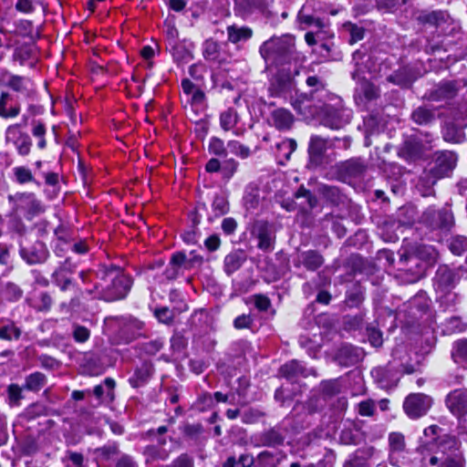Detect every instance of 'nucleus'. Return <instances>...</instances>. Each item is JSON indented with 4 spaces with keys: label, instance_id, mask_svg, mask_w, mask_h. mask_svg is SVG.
<instances>
[{
    "label": "nucleus",
    "instance_id": "f257e3e1",
    "mask_svg": "<svg viewBox=\"0 0 467 467\" xmlns=\"http://www.w3.org/2000/svg\"><path fill=\"white\" fill-rule=\"evenodd\" d=\"M306 84L310 88L309 92L296 94L295 99H292V107L299 115L310 118L317 114L322 103L331 100L338 102V97L327 89L322 78L308 76Z\"/></svg>",
    "mask_w": 467,
    "mask_h": 467
},
{
    "label": "nucleus",
    "instance_id": "f03ea898",
    "mask_svg": "<svg viewBox=\"0 0 467 467\" xmlns=\"http://www.w3.org/2000/svg\"><path fill=\"white\" fill-rule=\"evenodd\" d=\"M96 278L103 283L100 293L95 288V294L101 296V300L113 302L121 300L129 294L133 280L126 275L123 269L116 265H100L96 271Z\"/></svg>",
    "mask_w": 467,
    "mask_h": 467
},
{
    "label": "nucleus",
    "instance_id": "7ed1b4c3",
    "mask_svg": "<svg viewBox=\"0 0 467 467\" xmlns=\"http://www.w3.org/2000/svg\"><path fill=\"white\" fill-rule=\"evenodd\" d=\"M263 59L270 65L285 67L298 59L296 49V38L293 35L285 34L272 36L263 42L259 47Z\"/></svg>",
    "mask_w": 467,
    "mask_h": 467
},
{
    "label": "nucleus",
    "instance_id": "20e7f679",
    "mask_svg": "<svg viewBox=\"0 0 467 467\" xmlns=\"http://www.w3.org/2000/svg\"><path fill=\"white\" fill-rule=\"evenodd\" d=\"M419 223L426 228L429 240L441 242L455 225L451 204L446 202L441 209L429 206L422 212Z\"/></svg>",
    "mask_w": 467,
    "mask_h": 467
},
{
    "label": "nucleus",
    "instance_id": "39448f33",
    "mask_svg": "<svg viewBox=\"0 0 467 467\" xmlns=\"http://www.w3.org/2000/svg\"><path fill=\"white\" fill-rule=\"evenodd\" d=\"M322 104L323 106H320L317 114L312 117L317 118L321 125L331 130H340L350 122L352 112L344 108L339 97L338 102L331 100Z\"/></svg>",
    "mask_w": 467,
    "mask_h": 467
},
{
    "label": "nucleus",
    "instance_id": "423d86ee",
    "mask_svg": "<svg viewBox=\"0 0 467 467\" xmlns=\"http://www.w3.org/2000/svg\"><path fill=\"white\" fill-rule=\"evenodd\" d=\"M112 320L116 326L114 340L118 344H130L140 337H145V323L139 318L126 315L113 317Z\"/></svg>",
    "mask_w": 467,
    "mask_h": 467
},
{
    "label": "nucleus",
    "instance_id": "0eeeda50",
    "mask_svg": "<svg viewBox=\"0 0 467 467\" xmlns=\"http://www.w3.org/2000/svg\"><path fill=\"white\" fill-rule=\"evenodd\" d=\"M268 92L273 98L289 99L292 105V99H295L298 93L290 67H282L276 72L270 80Z\"/></svg>",
    "mask_w": 467,
    "mask_h": 467
},
{
    "label": "nucleus",
    "instance_id": "6e6552de",
    "mask_svg": "<svg viewBox=\"0 0 467 467\" xmlns=\"http://www.w3.org/2000/svg\"><path fill=\"white\" fill-rule=\"evenodd\" d=\"M402 352L401 348L392 351V360L384 367L372 368L370 374L374 381L380 389H389L395 388L400 379V366L397 365V355Z\"/></svg>",
    "mask_w": 467,
    "mask_h": 467
},
{
    "label": "nucleus",
    "instance_id": "1a4fd4ad",
    "mask_svg": "<svg viewBox=\"0 0 467 467\" xmlns=\"http://www.w3.org/2000/svg\"><path fill=\"white\" fill-rule=\"evenodd\" d=\"M8 201L13 204L14 212L22 213L27 220L45 212V205L32 192H18L9 195Z\"/></svg>",
    "mask_w": 467,
    "mask_h": 467
},
{
    "label": "nucleus",
    "instance_id": "9d476101",
    "mask_svg": "<svg viewBox=\"0 0 467 467\" xmlns=\"http://www.w3.org/2000/svg\"><path fill=\"white\" fill-rule=\"evenodd\" d=\"M19 254L28 265L44 264L49 257V251L45 243L36 240L30 243L28 239L19 240Z\"/></svg>",
    "mask_w": 467,
    "mask_h": 467
},
{
    "label": "nucleus",
    "instance_id": "9b49d317",
    "mask_svg": "<svg viewBox=\"0 0 467 467\" xmlns=\"http://www.w3.org/2000/svg\"><path fill=\"white\" fill-rule=\"evenodd\" d=\"M433 404L431 396L423 393H410L403 402V410L411 420H417L425 416Z\"/></svg>",
    "mask_w": 467,
    "mask_h": 467
},
{
    "label": "nucleus",
    "instance_id": "f8f14e48",
    "mask_svg": "<svg viewBox=\"0 0 467 467\" xmlns=\"http://www.w3.org/2000/svg\"><path fill=\"white\" fill-rule=\"evenodd\" d=\"M5 142L12 143L20 156H27L32 147L30 136L21 130V124L9 125L5 133Z\"/></svg>",
    "mask_w": 467,
    "mask_h": 467
},
{
    "label": "nucleus",
    "instance_id": "ddd939ff",
    "mask_svg": "<svg viewBox=\"0 0 467 467\" xmlns=\"http://www.w3.org/2000/svg\"><path fill=\"white\" fill-rule=\"evenodd\" d=\"M335 141H340L338 138L333 140L325 139L318 135H312L308 143L309 161L312 165L320 166L323 164L324 155L327 148L335 146Z\"/></svg>",
    "mask_w": 467,
    "mask_h": 467
},
{
    "label": "nucleus",
    "instance_id": "4468645a",
    "mask_svg": "<svg viewBox=\"0 0 467 467\" xmlns=\"http://www.w3.org/2000/svg\"><path fill=\"white\" fill-rule=\"evenodd\" d=\"M445 405L458 420L467 415V389L459 388L450 391L445 397Z\"/></svg>",
    "mask_w": 467,
    "mask_h": 467
},
{
    "label": "nucleus",
    "instance_id": "2eb2a0df",
    "mask_svg": "<svg viewBox=\"0 0 467 467\" xmlns=\"http://www.w3.org/2000/svg\"><path fill=\"white\" fill-rule=\"evenodd\" d=\"M279 374L292 383L310 375L317 376L315 368H306L304 363L297 359H292L282 365L279 368Z\"/></svg>",
    "mask_w": 467,
    "mask_h": 467
},
{
    "label": "nucleus",
    "instance_id": "dca6fc26",
    "mask_svg": "<svg viewBox=\"0 0 467 467\" xmlns=\"http://www.w3.org/2000/svg\"><path fill=\"white\" fill-rule=\"evenodd\" d=\"M253 234L258 240L257 247L265 252L274 249L275 233L272 224L265 221H258L254 223Z\"/></svg>",
    "mask_w": 467,
    "mask_h": 467
},
{
    "label": "nucleus",
    "instance_id": "f3484780",
    "mask_svg": "<svg viewBox=\"0 0 467 467\" xmlns=\"http://www.w3.org/2000/svg\"><path fill=\"white\" fill-rule=\"evenodd\" d=\"M457 155L449 150L438 151L435 153L433 166L431 170L440 178L447 177L455 168Z\"/></svg>",
    "mask_w": 467,
    "mask_h": 467
},
{
    "label": "nucleus",
    "instance_id": "a211bd4d",
    "mask_svg": "<svg viewBox=\"0 0 467 467\" xmlns=\"http://www.w3.org/2000/svg\"><path fill=\"white\" fill-rule=\"evenodd\" d=\"M325 263L323 255L317 250H306L297 253L293 259L296 268H305L309 272H316Z\"/></svg>",
    "mask_w": 467,
    "mask_h": 467
},
{
    "label": "nucleus",
    "instance_id": "6ab92c4d",
    "mask_svg": "<svg viewBox=\"0 0 467 467\" xmlns=\"http://www.w3.org/2000/svg\"><path fill=\"white\" fill-rule=\"evenodd\" d=\"M188 270H191L188 256L184 252L179 251L171 254L169 264L163 271V275L167 280H174Z\"/></svg>",
    "mask_w": 467,
    "mask_h": 467
},
{
    "label": "nucleus",
    "instance_id": "aec40b11",
    "mask_svg": "<svg viewBox=\"0 0 467 467\" xmlns=\"http://www.w3.org/2000/svg\"><path fill=\"white\" fill-rule=\"evenodd\" d=\"M266 122L278 131H288L294 126L295 117L289 109L277 108L269 113Z\"/></svg>",
    "mask_w": 467,
    "mask_h": 467
},
{
    "label": "nucleus",
    "instance_id": "412c9836",
    "mask_svg": "<svg viewBox=\"0 0 467 467\" xmlns=\"http://www.w3.org/2000/svg\"><path fill=\"white\" fill-rule=\"evenodd\" d=\"M155 372L154 364L150 360H144L134 368L133 373L129 378V384L133 389H139L147 385Z\"/></svg>",
    "mask_w": 467,
    "mask_h": 467
},
{
    "label": "nucleus",
    "instance_id": "4be33fe9",
    "mask_svg": "<svg viewBox=\"0 0 467 467\" xmlns=\"http://www.w3.org/2000/svg\"><path fill=\"white\" fill-rule=\"evenodd\" d=\"M459 87L456 81L443 80L438 85L429 89L425 97L429 100L441 101L443 99H452L457 95Z\"/></svg>",
    "mask_w": 467,
    "mask_h": 467
},
{
    "label": "nucleus",
    "instance_id": "5701e85b",
    "mask_svg": "<svg viewBox=\"0 0 467 467\" xmlns=\"http://www.w3.org/2000/svg\"><path fill=\"white\" fill-rule=\"evenodd\" d=\"M457 280V274L453 269L447 265H441L438 267L433 278V285L436 290L446 292L454 287Z\"/></svg>",
    "mask_w": 467,
    "mask_h": 467
},
{
    "label": "nucleus",
    "instance_id": "b1692460",
    "mask_svg": "<svg viewBox=\"0 0 467 467\" xmlns=\"http://www.w3.org/2000/svg\"><path fill=\"white\" fill-rule=\"evenodd\" d=\"M425 147L416 136L407 137L399 150V155L407 161H415L424 154Z\"/></svg>",
    "mask_w": 467,
    "mask_h": 467
},
{
    "label": "nucleus",
    "instance_id": "393cba45",
    "mask_svg": "<svg viewBox=\"0 0 467 467\" xmlns=\"http://www.w3.org/2000/svg\"><path fill=\"white\" fill-rule=\"evenodd\" d=\"M364 357L363 350L352 345L342 346L337 355L336 361L341 367L348 368L358 364Z\"/></svg>",
    "mask_w": 467,
    "mask_h": 467
},
{
    "label": "nucleus",
    "instance_id": "a878e982",
    "mask_svg": "<svg viewBox=\"0 0 467 467\" xmlns=\"http://www.w3.org/2000/svg\"><path fill=\"white\" fill-rule=\"evenodd\" d=\"M312 8L309 5H304L297 13V21L302 29L306 27H314L317 29V34L325 32L327 24L325 21L312 14Z\"/></svg>",
    "mask_w": 467,
    "mask_h": 467
},
{
    "label": "nucleus",
    "instance_id": "bb28decb",
    "mask_svg": "<svg viewBox=\"0 0 467 467\" xmlns=\"http://www.w3.org/2000/svg\"><path fill=\"white\" fill-rule=\"evenodd\" d=\"M367 170L365 161L360 158L348 160L339 166V172L344 179H359Z\"/></svg>",
    "mask_w": 467,
    "mask_h": 467
},
{
    "label": "nucleus",
    "instance_id": "cd10ccee",
    "mask_svg": "<svg viewBox=\"0 0 467 467\" xmlns=\"http://www.w3.org/2000/svg\"><path fill=\"white\" fill-rule=\"evenodd\" d=\"M14 61L21 66L28 65L33 67L37 61V48L34 44H24L16 47L13 54Z\"/></svg>",
    "mask_w": 467,
    "mask_h": 467
},
{
    "label": "nucleus",
    "instance_id": "c85d7f7f",
    "mask_svg": "<svg viewBox=\"0 0 467 467\" xmlns=\"http://www.w3.org/2000/svg\"><path fill=\"white\" fill-rule=\"evenodd\" d=\"M116 381L112 378H106L102 383L94 387L92 393L99 400V404H109L115 399L114 389Z\"/></svg>",
    "mask_w": 467,
    "mask_h": 467
},
{
    "label": "nucleus",
    "instance_id": "c756f323",
    "mask_svg": "<svg viewBox=\"0 0 467 467\" xmlns=\"http://www.w3.org/2000/svg\"><path fill=\"white\" fill-rule=\"evenodd\" d=\"M182 89L192 106L202 107L205 103L204 92L188 78L182 80Z\"/></svg>",
    "mask_w": 467,
    "mask_h": 467
},
{
    "label": "nucleus",
    "instance_id": "7c9ffc66",
    "mask_svg": "<svg viewBox=\"0 0 467 467\" xmlns=\"http://www.w3.org/2000/svg\"><path fill=\"white\" fill-rule=\"evenodd\" d=\"M79 278L84 285H87V287L81 291V295H87L91 298L101 299L99 295L93 293L95 288H97L98 292L100 293V290L103 289V283L96 278V272L92 271H81L79 273Z\"/></svg>",
    "mask_w": 467,
    "mask_h": 467
},
{
    "label": "nucleus",
    "instance_id": "2f4dec72",
    "mask_svg": "<svg viewBox=\"0 0 467 467\" xmlns=\"http://www.w3.org/2000/svg\"><path fill=\"white\" fill-rule=\"evenodd\" d=\"M440 178L431 170H424L418 179L417 190L421 196L427 197L434 194V185Z\"/></svg>",
    "mask_w": 467,
    "mask_h": 467
},
{
    "label": "nucleus",
    "instance_id": "473e14b6",
    "mask_svg": "<svg viewBox=\"0 0 467 467\" xmlns=\"http://www.w3.org/2000/svg\"><path fill=\"white\" fill-rule=\"evenodd\" d=\"M466 127L467 123H465L463 127H460L453 122L446 123L441 130L443 140L453 144L464 142L466 140L464 128Z\"/></svg>",
    "mask_w": 467,
    "mask_h": 467
},
{
    "label": "nucleus",
    "instance_id": "72a5a7b5",
    "mask_svg": "<svg viewBox=\"0 0 467 467\" xmlns=\"http://www.w3.org/2000/svg\"><path fill=\"white\" fill-rule=\"evenodd\" d=\"M6 86L26 97H30L34 92L32 80L23 76L10 75Z\"/></svg>",
    "mask_w": 467,
    "mask_h": 467
},
{
    "label": "nucleus",
    "instance_id": "f704fd0d",
    "mask_svg": "<svg viewBox=\"0 0 467 467\" xmlns=\"http://www.w3.org/2000/svg\"><path fill=\"white\" fill-rule=\"evenodd\" d=\"M449 14L442 10L422 11L418 16V21L422 25L439 27L446 23Z\"/></svg>",
    "mask_w": 467,
    "mask_h": 467
},
{
    "label": "nucleus",
    "instance_id": "c9c22d12",
    "mask_svg": "<svg viewBox=\"0 0 467 467\" xmlns=\"http://www.w3.org/2000/svg\"><path fill=\"white\" fill-rule=\"evenodd\" d=\"M285 435L279 427H274L262 432L258 441L263 446L276 447L282 445L285 441Z\"/></svg>",
    "mask_w": 467,
    "mask_h": 467
},
{
    "label": "nucleus",
    "instance_id": "e433bc0d",
    "mask_svg": "<svg viewBox=\"0 0 467 467\" xmlns=\"http://www.w3.org/2000/svg\"><path fill=\"white\" fill-rule=\"evenodd\" d=\"M435 108L433 106H420L411 112V119L418 125H429L435 120Z\"/></svg>",
    "mask_w": 467,
    "mask_h": 467
},
{
    "label": "nucleus",
    "instance_id": "4c0bfd02",
    "mask_svg": "<svg viewBox=\"0 0 467 467\" xmlns=\"http://www.w3.org/2000/svg\"><path fill=\"white\" fill-rule=\"evenodd\" d=\"M296 141L294 139H284L280 142H277L275 144V154L278 162L284 164L285 161H287L291 154L296 150Z\"/></svg>",
    "mask_w": 467,
    "mask_h": 467
},
{
    "label": "nucleus",
    "instance_id": "58836bf2",
    "mask_svg": "<svg viewBox=\"0 0 467 467\" xmlns=\"http://www.w3.org/2000/svg\"><path fill=\"white\" fill-rule=\"evenodd\" d=\"M372 455V449H359L349 455L343 467H369L368 460Z\"/></svg>",
    "mask_w": 467,
    "mask_h": 467
},
{
    "label": "nucleus",
    "instance_id": "ea45409f",
    "mask_svg": "<svg viewBox=\"0 0 467 467\" xmlns=\"http://www.w3.org/2000/svg\"><path fill=\"white\" fill-rule=\"evenodd\" d=\"M428 464L437 467H465V459L462 452L448 455L441 461L436 456H430Z\"/></svg>",
    "mask_w": 467,
    "mask_h": 467
},
{
    "label": "nucleus",
    "instance_id": "a19ab883",
    "mask_svg": "<svg viewBox=\"0 0 467 467\" xmlns=\"http://www.w3.org/2000/svg\"><path fill=\"white\" fill-rule=\"evenodd\" d=\"M228 41L237 44L250 39L253 36L252 28L248 26H228L226 28Z\"/></svg>",
    "mask_w": 467,
    "mask_h": 467
},
{
    "label": "nucleus",
    "instance_id": "79ce46f5",
    "mask_svg": "<svg viewBox=\"0 0 467 467\" xmlns=\"http://www.w3.org/2000/svg\"><path fill=\"white\" fill-rule=\"evenodd\" d=\"M379 98V89L374 84L368 81H363L360 84V91L358 95H356L355 99L357 103L358 100L364 103H370Z\"/></svg>",
    "mask_w": 467,
    "mask_h": 467
},
{
    "label": "nucleus",
    "instance_id": "37998d69",
    "mask_svg": "<svg viewBox=\"0 0 467 467\" xmlns=\"http://www.w3.org/2000/svg\"><path fill=\"white\" fill-rule=\"evenodd\" d=\"M47 382V376L39 371L33 372L25 378L23 388L26 390L38 392Z\"/></svg>",
    "mask_w": 467,
    "mask_h": 467
},
{
    "label": "nucleus",
    "instance_id": "c03bdc74",
    "mask_svg": "<svg viewBox=\"0 0 467 467\" xmlns=\"http://www.w3.org/2000/svg\"><path fill=\"white\" fill-rule=\"evenodd\" d=\"M22 331L13 321L8 319L0 320V339L17 340L21 337Z\"/></svg>",
    "mask_w": 467,
    "mask_h": 467
},
{
    "label": "nucleus",
    "instance_id": "a18cd8bd",
    "mask_svg": "<svg viewBox=\"0 0 467 467\" xmlns=\"http://www.w3.org/2000/svg\"><path fill=\"white\" fill-rule=\"evenodd\" d=\"M245 256L243 252L234 251L227 254L223 261L224 272L231 275L236 272L244 263Z\"/></svg>",
    "mask_w": 467,
    "mask_h": 467
},
{
    "label": "nucleus",
    "instance_id": "49530a36",
    "mask_svg": "<svg viewBox=\"0 0 467 467\" xmlns=\"http://www.w3.org/2000/svg\"><path fill=\"white\" fill-rule=\"evenodd\" d=\"M171 450H167L160 445H147L143 448V455L146 457V462L166 461L170 457Z\"/></svg>",
    "mask_w": 467,
    "mask_h": 467
},
{
    "label": "nucleus",
    "instance_id": "de8ad7c7",
    "mask_svg": "<svg viewBox=\"0 0 467 467\" xmlns=\"http://www.w3.org/2000/svg\"><path fill=\"white\" fill-rule=\"evenodd\" d=\"M12 99V96L8 92H1L0 95V117L3 119H13L19 115L20 107L11 106L7 109L9 101Z\"/></svg>",
    "mask_w": 467,
    "mask_h": 467
},
{
    "label": "nucleus",
    "instance_id": "09e8293b",
    "mask_svg": "<svg viewBox=\"0 0 467 467\" xmlns=\"http://www.w3.org/2000/svg\"><path fill=\"white\" fill-rule=\"evenodd\" d=\"M387 79L389 82L400 86L401 88H409L413 82L412 75L407 68H400L394 71Z\"/></svg>",
    "mask_w": 467,
    "mask_h": 467
},
{
    "label": "nucleus",
    "instance_id": "8fccbe9b",
    "mask_svg": "<svg viewBox=\"0 0 467 467\" xmlns=\"http://www.w3.org/2000/svg\"><path fill=\"white\" fill-rule=\"evenodd\" d=\"M239 119L237 111L234 108H229L220 114V126L224 131L234 130Z\"/></svg>",
    "mask_w": 467,
    "mask_h": 467
},
{
    "label": "nucleus",
    "instance_id": "3c124183",
    "mask_svg": "<svg viewBox=\"0 0 467 467\" xmlns=\"http://www.w3.org/2000/svg\"><path fill=\"white\" fill-rule=\"evenodd\" d=\"M31 133L37 140V147L44 150L47 147L46 134L47 125L41 119H33L31 121Z\"/></svg>",
    "mask_w": 467,
    "mask_h": 467
},
{
    "label": "nucleus",
    "instance_id": "603ef678",
    "mask_svg": "<svg viewBox=\"0 0 467 467\" xmlns=\"http://www.w3.org/2000/svg\"><path fill=\"white\" fill-rule=\"evenodd\" d=\"M461 441L455 437L449 434H442L437 447L443 452L451 451V455L461 452Z\"/></svg>",
    "mask_w": 467,
    "mask_h": 467
},
{
    "label": "nucleus",
    "instance_id": "864d4df0",
    "mask_svg": "<svg viewBox=\"0 0 467 467\" xmlns=\"http://www.w3.org/2000/svg\"><path fill=\"white\" fill-rule=\"evenodd\" d=\"M443 430L438 425H431L424 429L423 436L420 438V441L423 445H437Z\"/></svg>",
    "mask_w": 467,
    "mask_h": 467
},
{
    "label": "nucleus",
    "instance_id": "5fc2aeb1",
    "mask_svg": "<svg viewBox=\"0 0 467 467\" xmlns=\"http://www.w3.org/2000/svg\"><path fill=\"white\" fill-rule=\"evenodd\" d=\"M119 444L116 441H109L105 445L97 448L94 454L99 461H109L119 453Z\"/></svg>",
    "mask_w": 467,
    "mask_h": 467
},
{
    "label": "nucleus",
    "instance_id": "6e6d98bb",
    "mask_svg": "<svg viewBox=\"0 0 467 467\" xmlns=\"http://www.w3.org/2000/svg\"><path fill=\"white\" fill-rule=\"evenodd\" d=\"M13 173L15 181L19 184L35 182L37 186H40V182L35 180L32 171L26 166H16L13 168Z\"/></svg>",
    "mask_w": 467,
    "mask_h": 467
},
{
    "label": "nucleus",
    "instance_id": "4d7b16f0",
    "mask_svg": "<svg viewBox=\"0 0 467 467\" xmlns=\"http://www.w3.org/2000/svg\"><path fill=\"white\" fill-rule=\"evenodd\" d=\"M212 209L215 217H220L229 212V202L223 193L215 194L212 203Z\"/></svg>",
    "mask_w": 467,
    "mask_h": 467
},
{
    "label": "nucleus",
    "instance_id": "13d9d810",
    "mask_svg": "<svg viewBox=\"0 0 467 467\" xmlns=\"http://www.w3.org/2000/svg\"><path fill=\"white\" fill-rule=\"evenodd\" d=\"M364 300V293L362 288L354 285L350 289L347 291L346 304L349 307L358 306Z\"/></svg>",
    "mask_w": 467,
    "mask_h": 467
},
{
    "label": "nucleus",
    "instance_id": "bf43d9fd",
    "mask_svg": "<svg viewBox=\"0 0 467 467\" xmlns=\"http://www.w3.org/2000/svg\"><path fill=\"white\" fill-rule=\"evenodd\" d=\"M410 310L416 309L419 313H424L429 308V299L424 292H420L408 302Z\"/></svg>",
    "mask_w": 467,
    "mask_h": 467
},
{
    "label": "nucleus",
    "instance_id": "052dcab7",
    "mask_svg": "<svg viewBox=\"0 0 467 467\" xmlns=\"http://www.w3.org/2000/svg\"><path fill=\"white\" fill-rule=\"evenodd\" d=\"M208 150L211 154L218 157H226L228 154L227 145L223 140L217 137H212L209 141Z\"/></svg>",
    "mask_w": 467,
    "mask_h": 467
},
{
    "label": "nucleus",
    "instance_id": "680f3d73",
    "mask_svg": "<svg viewBox=\"0 0 467 467\" xmlns=\"http://www.w3.org/2000/svg\"><path fill=\"white\" fill-rule=\"evenodd\" d=\"M227 148L231 153L241 159H247L251 155L250 148L235 140H229L227 142Z\"/></svg>",
    "mask_w": 467,
    "mask_h": 467
},
{
    "label": "nucleus",
    "instance_id": "e2e57ef3",
    "mask_svg": "<svg viewBox=\"0 0 467 467\" xmlns=\"http://www.w3.org/2000/svg\"><path fill=\"white\" fill-rule=\"evenodd\" d=\"M164 343L165 341L163 337H157L142 343L140 345V349L146 355L154 356L162 349Z\"/></svg>",
    "mask_w": 467,
    "mask_h": 467
},
{
    "label": "nucleus",
    "instance_id": "0e129e2a",
    "mask_svg": "<svg viewBox=\"0 0 467 467\" xmlns=\"http://www.w3.org/2000/svg\"><path fill=\"white\" fill-rule=\"evenodd\" d=\"M23 386L17 384H10L7 387V399L10 406H19L21 400L24 399Z\"/></svg>",
    "mask_w": 467,
    "mask_h": 467
},
{
    "label": "nucleus",
    "instance_id": "69168bd1",
    "mask_svg": "<svg viewBox=\"0 0 467 467\" xmlns=\"http://www.w3.org/2000/svg\"><path fill=\"white\" fill-rule=\"evenodd\" d=\"M320 389L323 394L329 397L338 394L341 390L340 379L323 380L320 383Z\"/></svg>",
    "mask_w": 467,
    "mask_h": 467
},
{
    "label": "nucleus",
    "instance_id": "338daca9",
    "mask_svg": "<svg viewBox=\"0 0 467 467\" xmlns=\"http://www.w3.org/2000/svg\"><path fill=\"white\" fill-rule=\"evenodd\" d=\"M466 327V323L459 317H451L444 322V330L450 334L463 332Z\"/></svg>",
    "mask_w": 467,
    "mask_h": 467
},
{
    "label": "nucleus",
    "instance_id": "774afa93",
    "mask_svg": "<svg viewBox=\"0 0 467 467\" xmlns=\"http://www.w3.org/2000/svg\"><path fill=\"white\" fill-rule=\"evenodd\" d=\"M449 248L455 255H461L467 251V237L463 235H455L451 237Z\"/></svg>",
    "mask_w": 467,
    "mask_h": 467
}]
</instances>
